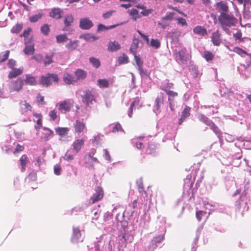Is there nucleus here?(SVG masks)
Returning <instances> with one entry per match:
<instances>
[{"label":"nucleus","mask_w":251,"mask_h":251,"mask_svg":"<svg viewBox=\"0 0 251 251\" xmlns=\"http://www.w3.org/2000/svg\"><path fill=\"white\" fill-rule=\"evenodd\" d=\"M174 86V84L172 82H168L165 84L162 85L160 87V89L165 92V90L167 91H169L170 89L173 88Z\"/></svg>","instance_id":"nucleus-49"},{"label":"nucleus","mask_w":251,"mask_h":251,"mask_svg":"<svg viewBox=\"0 0 251 251\" xmlns=\"http://www.w3.org/2000/svg\"><path fill=\"white\" fill-rule=\"evenodd\" d=\"M174 15V12H169L165 16L162 17V20L171 21L173 18Z\"/></svg>","instance_id":"nucleus-57"},{"label":"nucleus","mask_w":251,"mask_h":251,"mask_svg":"<svg viewBox=\"0 0 251 251\" xmlns=\"http://www.w3.org/2000/svg\"><path fill=\"white\" fill-rule=\"evenodd\" d=\"M234 51L237 53L243 56L244 54L248 55L251 58V54H248L246 51L242 49L239 47H236L234 49Z\"/></svg>","instance_id":"nucleus-48"},{"label":"nucleus","mask_w":251,"mask_h":251,"mask_svg":"<svg viewBox=\"0 0 251 251\" xmlns=\"http://www.w3.org/2000/svg\"><path fill=\"white\" fill-rule=\"evenodd\" d=\"M191 108L186 106L181 113L180 118L178 120V125H180L190 115Z\"/></svg>","instance_id":"nucleus-16"},{"label":"nucleus","mask_w":251,"mask_h":251,"mask_svg":"<svg viewBox=\"0 0 251 251\" xmlns=\"http://www.w3.org/2000/svg\"><path fill=\"white\" fill-rule=\"evenodd\" d=\"M84 144V140L78 139L75 140L72 144V150L75 153H78L82 149Z\"/></svg>","instance_id":"nucleus-14"},{"label":"nucleus","mask_w":251,"mask_h":251,"mask_svg":"<svg viewBox=\"0 0 251 251\" xmlns=\"http://www.w3.org/2000/svg\"><path fill=\"white\" fill-rule=\"evenodd\" d=\"M153 12V9L151 8L146 9V8L143 11L141 12V14L143 16H147L150 14H151Z\"/></svg>","instance_id":"nucleus-61"},{"label":"nucleus","mask_w":251,"mask_h":251,"mask_svg":"<svg viewBox=\"0 0 251 251\" xmlns=\"http://www.w3.org/2000/svg\"><path fill=\"white\" fill-rule=\"evenodd\" d=\"M121 49V45L117 41H110L107 45V50L109 51H117Z\"/></svg>","instance_id":"nucleus-18"},{"label":"nucleus","mask_w":251,"mask_h":251,"mask_svg":"<svg viewBox=\"0 0 251 251\" xmlns=\"http://www.w3.org/2000/svg\"><path fill=\"white\" fill-rule=\"evenodd\" d=\"M43 13H40L37 14L33 15L29 17V20L31 23H35L41 19L43 17Z\"/></svg>","instance_id":"nucleus-42"},{"label":"nucleus","mask_w":251,"mask_h":251,"mask_svg":"<svg viewBox=\"0 0 251 251\" xmlns=\"http://www.w3.org/2000/svg\"><path fill=\"white\" fill-rule=\"evenodd\" d=\"M23 85V80L21 77H18L16 80L10 82L9 88L11 92L15 91L19 92L22 89Z\"/></svg>","instance_id":"nucleus-5"},{"label":"nucleus","mask_w":251,"mask_h":251,"mask_svg":"<svg viewBox=\"0 0 251 251\" xmlns=\"http://www.w3.org/2000/svg\"><path fill=\"white\" fill-rule=\"evenodd\" d=\"M117 25H112L109 26H106L102 24H99L98 26L97 31L98 32L102 31L103 30H108L110 29H112L115 28L117 26Z\"/></svg>","instance_id":"nucleus-44"},{"label":"nucleus","mask_w":251,"mask_h":251,"mask_svg":"<svg viewBox=\"0 0 251 251\" xmlns=\"http://www.w3.org/2000/svg\"><path fill=\"white\" fill-rule=\"evenodd\" d=\"M21 104L23 105L22 108L25 112H26L28 111L31 110L32 106L26 101L25 100L24 101L22 102Z\"/></svg>","instance_id":"nucleus-46"},{"label":"nucleus","mask_w":251,"mask_h":251,"mask_svg":"<svg viewBox=\"0 0 251 251\" xmlns=\"http://www.w3.org/2000/svg\"><path fill=\"white\" fill-rule=\"evenodd\" d=\"M23 73V69H14L10 72L8 75L9 78H13L17 77V76L21 75Z\"/></svg>","instance_id":"nucleus-29"},{"label":"nucleus","mask_w":251,"mask_h":251,"mask_svg":"<svg viewBox=\"0 0 251 251\" xmlns=\"http://www.w3.org/2000/svg\"><path fill=\"white\" fill-rule=\"evenodd\" d=\"M61 168L60 165H56L54 167V173L56 175H59L61 174Z\"/></svg>","instance_id":"nucleus-64"},{"label":"nucleus","mask_w":251,"mask_h":251,"mask_svg":"<svg viewBox=\"0 0 251 251\" xmlns=\"http://www.w3.org/2000/svg\"><path fill=\"white\" fill-rule=\"evenodd\" d=\"M37 101L38 103L42 105L45 104L46 103L44 100V96H41L40 94H39L37 96Z\"/></svg>","instance_id":"nucleus-60"},{"label":"nucleus","mask_w":251,"mask_h":251,"mask_svg":"<svg viewBox=\"0 0 251 251\" xmlns=\"http://www.w3.org/2000/svg\"><path fill=\"white\" fill-rule=\"evenodd\" d=\"M71 241L74 244H77L83 241L80 230L78 227H73V232Z\"/></svg>","instance_id":"nucleus-11"},{"label":"nucleus","mask_w":251,"mask_h":251,"mask_svg":"<svg viewBox=\"0 0 251 251\" xmlns=\"http://www.w3.org/2000/svg\"><path fill=\"white\" fill-rule=\"evenodd\" d=\"M93 25V22L88 18H83L80 19L79 27L82 29L88 30Z\"/></svg>","instance_id":"nucleus-10"},{"label":"nucleus","mask_w":251,"mask_h":251,"mask_svg":"<svg viewBox=\"0 0 251 251\" xmlns=\"http://www.w3.org/2000/svg\"><path fill=\"white\" fill-rule=\"evenodd\" d=\"M26 84L34 86L37 84V80L36 77L30 74L25 75V78L24 80Z\"/></svg>","instance_id":"nucleus-20"},{"label":"nucleus","mask_w":251,"mask_h":251,"mask_svg":"<svg viewBox=\"0 0 251 251\" xmlns=\"http://www.w3.org/2000/svg\"><path fill=\"white\" fill-rule=\"evenodd\" d=\"M221 36V34L219 30H216L212 34L211 42L214 46H219L221 44L222 42Z\"/></svg>","instance_id":"nucleus-15"},{"label":"nucleus","mask_w":251,"mask_h":251,"mask_svg":"<svg viewBox=\"0 0 251 251\" xmlns=\"http://www.w3.org/2000/svg\"><path fill=\"white\" fill-rule=\"evenodd\" d=\"M130 15L134 21H136L137 19L141 17L139 14L138 11L136 9H131L128 11Z\"/></svg>","instance_id":"nucleus-37"},{"label":"nucleus","mask_w":251,"mask_h":251,"mask_svg":"<svg viewBox=\"0 0 251 251\" xmlns=\"http://www.w3.org/2000/svg\"><path fill=\"white\" fill-rule=\"evenodd\" d=\"M49 116L50 120H55L57 117L56 111L55 110L50 111L49 113Z\"/></svg>","instance_id":"nucleus-55"},{"label":"nucleus","mask_w":251,"mask_h":251,"mask_svg":"<svg viewBox=\"0 0 251 251\" xmlns=\"http://www.w3.org/2000/svg\"><path fill=\"white\" fill-rule=\"evenodd\" d=\"M56 39L58 43H64L68 40V38L66 34L58 35L56 37Z\"/></svg>","instance_id":"nucleus-43"},{"label":"nucleus","mask_w":251,"mask_h":251,"mask_svg":"<svg viewBox=\"0 0 251 251\" xmlns=\"http://www.w3.org/2000/svg\"><path fill=\"white\" fill-rule=\"evenodd\" d=\"M63 14V11L61 9L54 7L50 12L49 16L53 19L58 20L62 18Z\"/></svg>","instance_id":"nucleus-13"},{"label":"nucleus","mask_w":251,"mask_h":251,"mask_svg":"<svg viewBox=\"0 0 251 251\" xmlns=\"http://www.w3.org/2000/svg\"><path fill=\"white\" fill-rule=\"evenodd\" d=\"M216 9L220 15H224L228 13L229 7L226 3L221 1L215 4Z\"/></svg>","instance_id":"nucleus-9"},{"label":"nucleus","mask_w":251,"mask_h":251,"mask_svg":"<svg viewBox=\"0 0 251 251\" xmlns=\"http://www.w3.org/2000/svg\"><path fill=\"white\" fill-rule=\"evenodd\" d=\"M81 97L82 102L86 106H89L92 104L93 102L96 101V93L93 89L91 90L87 89L84 90Z\"/></svg>","instance_id":"nucleus-3"},{"label":"nucleus","mask_w":251,"mask_h":251,"mask_svg":"<svg viewBox=\"0 0 251 251\" xmlns=\"http://www.w3.org/2000/svg\"><path fill=\"white\" fill-rule=\"evenodd\" d=\"M24 146L20 145V144H17L16 145V147L15 148V150H14V151H13V153L14 154H15L17 152L23 151L24 150Z\"/></svg>","instance_id":"nucleus-62"},{"label":"nucleus","mask_w":251,"mask_h":251,"mask_svg":"<svg viewBox=\"0 0 251 251\" xmlns=\"http://www.w3.org/2000/svg\"><path fill=\"white\" fill-rule=\"evenodd\" d=\"M31 31V28H28L24 30V32L20 35V37H24L25 38V40H27L26 38L28 37Z\"/></svg>","instance_id":"nucleus-50"},{"label":"nucleus","mask_w":251,"mask_h":251,"mask_svg":"<svg viewBox=\"0 0 251 251\" xmlns=\"http://www.w3.org/2000/svg\"><path fill=\"white\" fill-rule=\"evenodd\" d=\"M218 20L222 28L225 31L228 29L227 27L235 26L237 23V19L232 14L228 13L224 15H220Z\"/></svg>","instance_id":"nucleus-1"},{"label":"nucleus","mask_w":251,"mask_h":251,"mask_svg":"<svg viewBox=\"0 0 251 251\" xmlns=\"http://www.w3.org/2000/svg\"><path fill=\"white\" fill-rule=\"evenodd\" d=\"M138 189L139 192L142 195H146L147 196V193L144 190V187L142 182H140L138 184Z\"/></svg>","instance_id":"nucleus-52"},{"label":"nucleus","mask_w":251,"mask_h":251,"mask_svg":"<svg viewBox=\"0 0 251 251\" xmlns=\"http://www.w3.org/2000/svg\"><path fill=\"white\" fill-rule=\"evenodd\" d=\"M177 54L178 55L179 59L181 62L184 63L186 62L188 58L186 54V50L185 49L178 51Z\"/></svg>","instance_id":"nucleus-32"},{"label":"nucleus","mask_w":251,"mask_h":251,"mask_svg":"<svg viewBox=\"0 0 251 251\" xmlns=\"http://www.w3.org/2000/svg\"><path fill=\"white\" fill-rule=\"evenodd\" d=\"M44 130L46 131L47 132L43 133V138L45 141H47L50 138H52L54 135L53 132L52 130L50 129L48 127H44L43 128Z\"/></svg>","instance_id":"nucleus-23"},{"label":"nucleus","mask_w":251,"mask_h":251,"mask_svg":"<svg viewBox=\"0 0 251 251\" xmlns=\"http://www.w3.org/2000/svg\"><path fill=\"white\" fill-rule=\"evenodd\" d=\"M33 116L37 118V125H35V128L38 130L42 126V115L41 113H34Z\"/></svg>","instance_id":"nucleus-26"},{"label":"nucleus","mask_w":251,"mask_h":251,"mask_svg":"<svg viewBox=\"0 0 251 251\" xmlns=\"http://www.w3.org/2000/svg\"><path fill=\"white\" fill-rule=\"evenodd\" d=\"M25 47L23 50V52L25 55H33L35 51L34 44L32 40L28 41L25 40Z\"/></svg>","instance_id":"nucleus-7"},{"label":"nucleus","mask_w":251,"mask_h":251,"mask_svg":"<svg viewBox=\"0 0 251 251\" xmlns=\"http://www.w3.org/2000/svg\"><path fill=\"white\" fill-rule=\"evenodd\" d=\"M193 32L197 34L204 36L207 35V32L206 29L201 26H197L193 29Z\"/></svg>","instance_id":"nucleus-27"},{"label":"nucleus","mask_w":251,"mask_h":251,"mask_svg":"<svg viewBox=\"0 0 251 251\" xmlns=\"http://www.w3.org/2000/svg\"><path fill=\"white\" fill-rule=\"evenodd\" d=\"M115 12V10H110L106 12L105 13H104L102 14V17L104 19H108Z\"/></svg>","instance_id":"nucleus-58"},{"label":"nucleus","mask_w":251,"mask_h":251,"mask_svg":"<svg viewBox=\"0 0 251 251\" xmlns=\"http://www.w3.org/2000/svg\"><path fill=\"white\" fill-rule=\"evenodd\" d=\"M78 46V41L75 40L70 42L66 45V48L70 50H75Z\"/></svg>","instance_id":"nucleus-34"},{"label":"nucleus","mask_w":251,"mask_h":251,"mask_svg":"<svg viewBox=\"0 0 251 251\" xmlns=\"http://www.w3.org/2000/svg\"><path fill=\"white\" fill-rule=\"evenodd\" d=\"M31 59L35 60L37 62H41L43 60V56L41 54H35L33 55Z\"/></svg>","instance_id":"nucleus-54"},{"label":"nucleus","mask_w":251,"mask_h":251,"mask_svg":"<svg viewBox=\"0 0 251 251\" xmlns=\"http://www.w3.org/2000/svg\"><path fill=\"white\" fill-rule=\"evenodd\" d=\"M206 214V212L205 211H201V210L197 211L196 213V216L197 220L199 221H201L202 219V217L205 216Z\"/></svg>","instance_id":"nucleus-51"},{"label":"nucleus","mask_w":251,"mask_h":251,"mask_svg":"<svg viewBox=\"0 0 251 251\" xmlns=\"http://www.w3.org/2000/svg\"><path fill=\"white\" fill-rule=\"evenodd\" d=\"M164 239V235H159L154 237L151 240L148 247V251H153L155 250L158 247L157 244L160 243Z\"/></svg>","instance_id":"nucleus-6"},{"label":"nucleus","mask_w":251,"mask_h":251,"mask_svg":"<svg viewBox=\"0 0 251 251\" xmlns=\"http://www.w3.org/2000/svg\"><path fill=\"white\" fill-rule=\"evenodd\" d=\"M203 56L207 62H209L214 59V54L210 51L205 50L203 52Z\"/></svg>","instance_id":"nucleus-39"},{"label":"nucleus","mask_w":251,"mask_h":251,"mask_svg":"<svg viewBox=\"0 0 251 251\" xmlns=\"http://www.w3.org/2000/svg\"><path fill=\"white\" fill-rule=\"evenodd\" d=\"M57 106L60 112L66 113L70 111L73 106V103L71 100L68 99L58 103Z\"/></svg>","instance_id":"nucleus-4"},{"label":"nucleus","mask_w":251,"mask_h":251,"mask_svg":"<svg viewBox=\"0 0 251 251\" xmlns=\"http://www.w3.org/2000/svg\"><path fill=\"white\" fill-rule=\"evenodd\" d=\"M75 80L77 81L85 79L87 76V72L81 69H77L75 72Z\"/></svg>","instance_id":"nucleus-17"},{"label":"nucleus","mask_w":251,"mask_h":251,"mask_svg":"<svg viewBox=\"0 0 251 251\" xmlns=\"http://www.w3.org/2000/svg\"><path fill=\"white\" fill-rule=\"evenodd\" d=\"M41 33L45 36H48L50 32V26L47 24H44L40 28Z\"/></svg>","instance_id":"nucleus-36"},{"label":"nucleus","mask_w":251,"mask_h":251,"mask_svg":"<svg viewBox=\"0 0 251 251\" xmlns=\"http://www.w3.org/2000/svg\"><path fill=\"white\" fill-rule=\"evenodd\" d=\"M97 85L100 88H106L109 87V83L106 79H99L97 81Z\"/></svg>","instance_id":"nucleus-28"},{"label":"nucleus","mask_w":251,"mask_h":251,"mask_svg":"<svg viewBox=\"0 0 251 251\" xmlns=\"http://www.w3.org/2000/svg\"><path fill=\"white\" fill-rule=\"evenodd\" d=\"M119 62L120 64H125L128 62V57L125 54L120 56L118 59Z\"/></svg>","instance_id":"nucleus-53"},{"label":"nucleus","mask_w":251,"mask_h":251,"mask_svg":"<svg viewBox=\"0 0 251 251\" xmlns=\"http://www.w3.org/2000/svg\"><path fill=\"white\" fill-rule=\"evenodd\" d=\"M156 150V146L155 144L152 142L149 143L147 148L146 150V153L147 154H152L154 153Z\"/></svg>","instance_id":"nucleus-33"},{"label":"nucleus","mask_w":251,"mask_h":251,"mask_svg":"<svg viewBox=\"0 0 251 251\" xmlns=\"http://www.w3.org/2000/svg\"><path fill=\"white\" fill-rule=\"evenodd\" d=\"M79 38L83 39L87 41H89L91 40V39H92L93 41L96 40L98 39V37L94 36L90 33H86L80 35Z\"/></svg>","instance_id":"nucleus-35"},{"label":"nucleus","mask_w":251,"mask_h":251,"mask_svg":"<svg viewBox=\"0 0 251 251\" xmlns=\"http://www.w3.org/2000/svg\"><path fill=\"white\" fill-rule=\"evenodd\" d=\"M198 118L201 121L209 126H215L214 123L209 120L208 118L203 114H199Z\"/></svg>","instance_id":"nucleus-25"},{"label":"nucleus","mask_w":251,"mask_h":251,"mask_svg":"<svg viewBox=\"0 0 251 251\" xmlns=\"http://www.w3.org/2000/svg\"><path fill=\"white\" fill-rule=\"evenodd\" d=\"M23 27V23H18L12 27V28L11 29V32L12 33L17 34L22 30Z\"/></svg>","instance_id":"nucleus-38"},{"label":"nucleus","mask_w":251,"mask_h":251,"mask_svg":"<svg viewBox=\"0 0 251 251\" xmlns=\"http://www.w3.org/2000/svg\"><path fill=\"white\" fill-rule=\"evenodd\" d=\"M123 130V129L122 128L121 125L119 123H117L112 129V132H116Z\"/></svg>","instance_id":"nucleus-59"},{"label":"nucleus","mask_w":251,"mask_h":251,"mask_svg":"<svg viewBox=\"0 0 251 251\" xmlns=\"http://www.w3.org/2000/svg\"><path fill=\"white\" fill-rule=\"evenodd\" d=\"M59 80L58 75L56 74L47 73L41 76L39 82L43 86L48 87L51 85L53 83L57 84Z\"/></svg>","instance_id":"nucleus-2"},{"label":"nucleus","mask_w":251,"mask_h":251,"mask_svg":"<svg viewBox=\"0 0 251 251\" xmlns=\"http://www.w3.org/2000/svg\"><path fill=\"white\" fill-rule=\"evenodd\" d=\"M135 147L138 149L142 150L144 148L143 143L139 141H132Z\"/></svg>","instance_id":"nucleus-56"},{"label":"nucleus","mask_w":251,"mask_h":251,"mask_svg":"<svg viewBox=\"0 0 251 251\" xmlns=\"http://www.w3.org/2000/svg\"><path fill=\"white\" fill-rule=\"evenodd\" d=\"M74 18L72 14L66 15L64 18V24L65 27L70 26L73 23Z\"/></svg>","instance_id":"nucleus-24"},{"label":"nucleus","mask_w":251,"mask_h":251,"mask_svg":"<svg viewBox=\"0 0 251 251\" xmlns=\"http://www.w3.org/2000/svg\"><path fill=\"white\" fill-rule=\"evenodd\" d=\"M164 95L163 93L161 92L158 94L155 100L157 110H159L161 106L163 105L164 103Z\"/></svg>","instance_id":"nucleus-21"},{"label":"nucleus","mask_w":251,"mask_h":251,"mask_svg":"<svg viewBox=\"0 0 251 251\" xmlns=\"http://www.w3.org/2000/svg\"><path fill=\"white\" fill-rule=\"evenodd\" d=\"M55 130L57 134L60 136H64L66 135L69 131V129L68 127H57L55 129Z\"/></svg>","instance_id":"nucleus-30"},{"label":"nucleus","mask_w":251,"mask_h":251,"mask_svg":"<svg viewBox=\"0 0 251 251\" xmlns=\"http://www.w3.org/2000/svg\"><path fill=\"white\" fill-rule=\"evenodd\" d=\"M89 61L91 64L96 68H98L100 66V60L95 57H90L89 58Z\"/></svg>","instance_id":"nucleus-41"},{"label":"nucleus","mask_w":251,"mask_h":251,"mask_svg":"<svg viewBox=\"0 0 251 251\" xmlns=\"http://www.w3.org/2000/svg\"><path fill=\"white\" fill-rule=\"evenodd\" d=\"M139 43V41L138 39L136 38L133 39V43L130 48V51L133 55L136 54V50L138 48Z\"/></svg>","instance_id":"nucleus-31"},{"label":"nucleus","mask_w":251,"mask_h":251,"mask_svg":"<svg viewBox=\"0 0 251 251\" xmlns=\"http://www.w3.org/2000/svg\"><path fill=\"white\" fill-rule=\"evenodd\" d=\"M165 92L168 95V100L169 102L173 101L174 98L178 96L177 93L173 91L165 90Z\"/></svg>","instance_id":"nucleus-40"},{"label":"nucleus","mask_w":251,"mask_h":251,"mask_svg":"<svg viewBox=\"0 0 251 251\" xmlns=\"http://www.w3.org/2000/svg\"><path fill=\"white\" fill-rule=\"evenodd\" d=\"M150 45L153 48L157 49L160 48L161 43L158 39H151Z\"/></svg>","instance_id":"nucleus-45"},{"label":"nucleus","mask_w":251,"mask_h":251,"mask_svg":"<svg viewBox=\"0 0 251 251\" xmlns=\"http://www.w3.org/2000/svg\"><path fill=\"white\" fill-rule=\"evenodd\" d=\"M75 131L78 135L82 133L86 129L85 123L81 122L80 120L77 119L74 124Z\"/></svg>","instance_id":"nucleus-12"},{"label":"nucleus","mask_w":251,"mask_h":251,"mask_svg":"<svg viewBox=\"0 0 251 251\" xmlns=\"http://www.w3.org/2000/svg\"><path fill=\"white\" fill-rule=\"evenodd\" d=\"M9 54V51L6 50L2 55L1 57H0V62H3L7 59Z\"/></svg>","instance_id":"nucleus-63"},{"label":"nucleus","mask_w":251,"mask_h":251,"mask_svg":"<svg viewBox=\"0 0 251 251\" xmlns=\"http://www.w3.org/2000/svg\"><path fill=\"white\" fill-rule=\"evenodd\" d=\"M104 193L102 189L100 187H97L95 189V193L90 198V201L92 203H94L100 201L103 197Z\"/></svg>","instance_id":"nucleus-8"},{"label":"nucleus","mask_w":251,"mask_h":251,"mask_svg":"<svg viewBox=\"0 0 251 251\" xmlns=\"http://www.w3.org/2000/svg\"><path fill=\"white\" fill-rule=\"evenodd\" d=\"M53 55V53H52L51 55H46L45 56V59L44 61V63L45 66H47L50 64L52 63L53 61L52 60V57Z\"/></svg>","instance_id":"nucleus-47"},{"label":"nucleus","mask_w":251,"mask_h":251,"mask_svg":"<svg viewBox=\"0 0 251 251\" xmlns=\"http://www.w3.org/2000/svg\"><path fill=\"white\" fill-rule=\"evenodd\" d=\"M63 81L67 84H74L77 82V80H75V78L73 75L69 74H65L63 77Z\"/></svg>","instance_id":"nucleus-19"},{"label":"nucleus","mask_w":251,"mask_h":251,"mask_svg":"<svg viewBox=\"0 0 251 251\" xmlns=\"http://www.w3.org/2000/svg\"><path fill=\"white\" fill-rule=\"evenodd\" d=\"M20 162L22 166L21 171L23 172L25 170L26 166L29 162L27 156L26 154L22 155L20 158Z\"/></svg>","instance_id":"nucleus-22"}]
</instances>
